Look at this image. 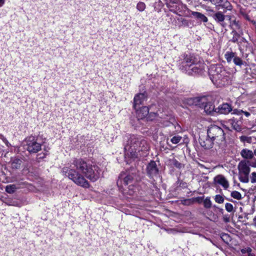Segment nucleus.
<instances>
[{"label":"nucleus","instance_id":"f257e3e1","mask_svg":"<svg viewBox=\"0 0 256 256\" xmlns=\"http://www.w3.org/2000/svg\"><path fill=\"white\" fill-rule=\"evenodd\" d=\"M62 173L76 185L88 188L90 184L84 176L92 182H96L100 176L101 170L97 165L88 163L82 158H74L69 167L62 168Z\"/></svg>","mask_w":256,"mask_h":256},{"label":"nucleus","instance_id":"f03ea898","mask_svg":"<svg viewBox=\"0 0 256 256\" xmlns=\"http://www.w3.org/2000/svg\"><path fill=\"white\" fill-rule=\"evenodd\" d=\"M150 148L146 141L138 136H130L124 146L125 154L132 158L145 156L148 154Z\"/></svg>","mask_w":256,"mask_h":256},{"label":"nucleus","instance_id":"7ed1b4c3","mask_svg":"<svg viewBox=\"0 0 256 256\" xmlns=\"http://www.w3.org/2000/svg\"><path fill=\"white\" fill-rule=\"evenodd\" d=\"M208 137L214 140L216 144V150L223 152L226 147L225 134L224 130L216 125H211L207 130Z\"/></svg>","mask_w":256,"mask_h":256},{"label":"nucleus","instance_id":"20e7f679","mask_svg":"<svg viewBox=\"0 0 256 256\" xmlns=\"http://www.w3.org/2000/svg\"><path fill=\"white\" fill-rule=\"evenodd\" d=\"M209 74L212 81L218 86H224L228 82L230 78V72L218 64L211 66L209 69Z\"/></svg>","mask_w":256,"mask_h":256},{"label":"nucleus","instance_id":"39448f33","mask_svg":"<svg viewBox=\"0 0 256 256\" xmlns=\"http://www.w3.org/2000/svg\"><path fill=\"white\" fill-rule=\"evenodd\" d=\"M196 105L203 108L204 112L208 114H216V108H214L213 102L208 99V97L202 96L196 99Z\"/></svg>","mask_w":256,"mask_h":256},{"label":"nucleus","instance_id":"423d86ee","mask_svg":"<svg viewBox=\"0 0 256 256\" xmlns=\"http://www.w3.org/2000/svg\"><path fill=\"white\" fill-rule=\"evenodd\" d=\"M250 162L246 160H242L238 164L239 180L242 182L248 183L249 182L248 175L250 170Z\"/></svg>","mask_w":256,"mask_h":256},{"label":"nucleus","instance_id":"0eeeda50","mask_svg":"<svg viewBox=\"0 0 256 256\" xmlns=\"http://www.w3.org/2000/svg\"><path fill=\"white\" fill-rule=\"evenodd\" d=\"M26 150L30 153H36L41 150L42 145L38 142L34 136L26 138Z\"/></svg>","mask_w":256,"mask_h":256},{"label":"nucleus","instance_id":"6e6552de","mask_svg":"<svg viewBox=\"0 0 256 256\" xmlns=\"http://www.w3.org/2000/svg\"><path fill=\"white\" fill-rule=\"evenodd\" d=\"M204 67V64L202 62L196 60L193 64L188 65L186 72L189 75L201 74L203 72Z\"/></svg>","mask_w":256,"mask_h":256},{"label":"nucleus","instance_id":"1a4fd4ad","mask_svg":"<svg viewBox=\"0 0 256 256\" xmlns=\"http://www.w3.org/2000/svg\"><path fill=\"white\" fill-rule=\"evenodd\" d=\"M199 142L200 146L204 148L205 149H210L213 147L216 150V142L210 138L206 136H201L200 137Z\"/></svg>","mask_w":256,"mask_h":256},{"label":"nucleus","instance_id":"9d476101","mask_svg":"<svg viewBox=\"0 0 256 256\" xmlns=\"http://www.w3.org/2000/svg\"><path fill=\"white\" fill-rule=\"evenodd\" d=\"M136 174L134 172L132 173H122L120 174L117 184H119L124 182L125 185H128L131 184L136 178Z\"/></svg>","mask_w":256,"mask_h":256},{"label":"nucleus","instance_id":"9b49d317","mask_svg":"<svg viewBox=\"0 0 256 256\" xmlns=\"http://www.w3.org/2000/svg\"><path fill=\"white\" fill-rule=\"evenodd\" d=\"M147 173L150 178L156 176L158 174V170L155 162L151 161L146 168Z\"/></svg>","mask_w":256,"mask_h":256},{"label":"nucleus","instance_id":"f8f14e48","mask_svg":"<svg viewBox=\"0 0 256 256\" xmlns=\"http://www.w3.org/2000/svg\"><path fill=\"white\" fill-rule=\"evenodd\" d=\"M232 110V106L228 103L223 104L216 108V114H227Z\"/></svg>","mask_w":256,"mask_h":256},{"label":"nucleus","instance_id":"ddd939ff","mask_svg":"<svg viewBox=\"0 0 256 256\" xmlns=\"http://www.w3.org/2000/svg\"><path fill=\"white\" fill-rule=\"evenodd\" d=\"M214 181L222 186L224 190H227L229 188L230 184L228 180L222 174L216 176L214 178Z\"/></svg>","mask_w":256,"mask_h":256},{"label":"nucleus","instance_id":"4468645a","mask_svg":"<svg viewBox=\"0 0 256 256\" xmlns=\"http://www.w3.org/2000/svg\"><path fill=\"white\" fill-rule=\"evenodd\" d=\"M135 110H136V117L138 120L144 118L149 112V108L147 106H142L140 109L138 107Z\"/></svg>","mask_w":256,"mask_h":256},{"label":"nucleus","instance_id":"2eb2a0df","mask_svg":"<svg viewBox=\"0 0 256 256\" xmlns=\"http://www.w3.org/2000/svg\"><path fill=\"white\" fill-rule=\"evenodd\" d=\"M146 98L144 93H140L135 96L134 98V108L136 109V108L141 104Z\"/></svg>","mask_w":256,"mask_h":256},{"label":"nucleus","instance_id":"dca6fc26","mask_svg":"<svg viewBox=\"0 0 256 256\" xmlns=\"http://www.w3.org/2000/svg\"><path fill=\"white\" fill-rule=\"evenodd\" d=\"M228 123L230 124L232 128L237 132H240L242 130V122L240 120L236 119H230L228 120Z\"/></svg>","mask_w":256,"mask_h":256},{"label":"nucleus","instance_id":"f3484780","mask_svg":"<svg viewBox=\"0 0 256 256\" xmlns=\"http://www.w3.org/2000/svg\"><path fill=\"white\" fill-rule=\"evenodd\" d=\"M225 17L226 16L221 12H218L213 16L214 19L217 22L220 24L223 27L225 26V24L222 23L224 22Z\"/></svg>","mask_w":256,"mask_h":256},{"label":"nucleus","instance_id":"a211bd4d","mask_svg":"<svg viewBox=\"0 0 256 256\" xmlns=\"http://www.w3.org/2000/svg\"><path fill=\"white\" fill-rule=\"evenodd\" d=\"M240 154L245 159H252L254 156V152L247 148L243 149L240 152Z\"/></svg>","mask_w":256,"mask_h":256},{"label":"nucleus","instance_id":"6ab92c4d","mask_svg":"<svg viewBox=\"0 0 256 256\" xmlns=\"http://www.w3.org/2000/svg\"><path fill=\"white\" fill-rule=\"evenodd\" d=\"M10 162L12 169H20L22 164V160L18 158H14L12 159Z\"/></svg>","mask_w":256,"mask_h":256},{"label":"nucleus","instance_id":"aec40b11","mask_svg":"<svg viewBox=\"0 0 256 256\" xmlns=\"http://www.w3.org/2000/svg\"><path fill=\"white\" fill-rule=\"evenodd\" d=\"M218 6H220L224 10V12H226L227 10H231L232 8V4L227 0H222V3Z\"/></svg>","mask_w":256,"mask_h":256},{"label":"nucleus","instance_id":"412c9836","mask_svg":"<svg viewBox=\"0 0 256 256\" xmlns=\"http://www.w3.org/2000/svg\"><path fill=\"white\" fill-rule=\"evenodd\" d=\"M192 14L194 18L200 20L203 22H206L208 21V19L207 17H206L204 14H202L200 12H192Z\"/></svg>","mask_w":256,"mask_h":256},{"label":"nucleus","instance_id":"4be33fe9","mask_svg":"<svg viewBox=\"0 0 256 256\" xmlns=\"http://www.w3.org/2000/svg\"><path fill=\"white\" fill-rule=\"evenodd\" d=\"M184 62L186 63L184 66L186 70H188V65H190L191 64H193L194 62H195L196 60V58L192 56H186L184 58Z\"/></svg>","mask_w":256,"mask_h":256},{"label":"nucleus","instance_id":"5701e85b","mask_svg":"<svg viewBox=\"0 0 256 256\" xmlns=\"http://www.w3.org/2000/svg\"><path fill=\"white\" fill-rule=\"evenodd\" d=\"M230 26L232 30V31L239 30L240 28V24L238 21H236V20H232L230 23Z\"/></svg>","mask_w":256,"mask_h":256},{"label":"nucleus","instance_id":"b1692460","mask_svg":"<svg viewBox=\"0 0 256 256\" xmlns=\"http://www.w3.org/2000/svg\"><path fill=\"white\" fill-rule=\"evenodd\" d=\"M17 188L16 185L12 184L6 186L5 190L8 193L11 194L14 193Z\"/></svg>","mask_w":256,"mask_h":256},{"label":"nucleus","instance_id":"393cba45","mask_svg":"<svg viewBox=\"0 0 256 256\" xmlns=\"http://www.w3.org/2000/svg\"><path fill=\"white\" fill-rule=\"evenodd\" d=\"M235 56L236 54L233 52H227L224 54V58L228 63L230 62L234 59Z\"/></svg>","mask_w":256,"mask_h":256},{"label":"nucleus","instance_id":"a878e982","mask_svg":"<svg viewBox=\"0 0 256 256\" xmlns=\"http://www.w3.org/2000/svg\"><path fill=\"white\" fill-rule=\"evenodd\" d=\"M230 196L232 198L237 200H240L242 199V196L240 192L236 190L232 192Z\"/></svg>","mask_w":256,"mask_h":256},{"label":"nucleus","instance_id":"bb28decb","mask_svg":"<svg viewBox=\"0 0 256 256\" xmlns=\"http://www.w3.org/2000/svg\"><path fill=\"white\" fill-rule=\"evenodd\" d=\"M171 164L178 168H181L184 167V164L179 162L173 158L170 160Z\"/></svg>","mask_w":256,"mask_h":256},{"label":"nucleus","instance_id":"cd10ccee","mask_svg":"<svg viewBox=\"0 0 256 256\" xmlns=\"http://www.w3.org/2000/svg\"><path fill=\"white\" fill-rule=\"evenodd\" d=\"M136 8L138 10L142 12L145 10L146 6L144 2H140L137 4Z\"/></svg>","mask_w":256,"mask_h":256},{"label":"nucleus","instance_id":"c85d7f7f","mask_svg":"<svg viewBox=\"0 0 256 256\" xmlns=\"http://www.w3.org/2000/svg\"><path fill=\"white\" fill-rule=\"evenodd\" d=\"M233 62L236 66H242L244 64V62L240 58L236 56L234 58Z\"/></svg>","mask_w":256,"mask_h":256},{"label":"nucleus","instance_id":"c756f323","mask_svg":"<svg viewBox=\"0 0 256 256\" xmlns=\"http://www.w3.org/2000/svg\"><path fill=\"white\" fill-rule=\"evenodd\" d=\"M232 34L233 35V37L231 40V41L233 42H236L238 41L240 35L238 34L236 31H232Z\"/></svg>","mask_w":256,"mask_h":256},{"label":"nucleus","instance_id":"7c9ffc66","mask_svg":"<svg viewBox=\"0 0 256 256\" xmlns=\"http://www.w3.org/2000/svg\"><path fill=\"white\" fill-rule=\"evenodd\" d=\"M204 206L206 208H209L212 206V202L210 198L207 197L204 201Z\"/></svg>","mask_w":256,"mask_h":256},{"label":"nucleus","instance_id":"2f4dec72","mask_svg":"<svg viewBox=\"0 0 256 256\" xmlns=\"http://www.w3.org/2000/svg\"><path fill=\"white\" fill-rule=\"evenodd\" d=\"M214 200L218 204H222L224 202V198L220 194H216L214 197Z\"/></svg>","mask_w":256,"mask_h":256},{"label":"nucleus","instance_id":"473e14b6","mask_svg":"<svg viewBox=\"0 0 256 256\" xmlns=\"http://www.w3.org/2000/svg\"><path fill=\"white\" fill-rule=\"evenodd\" d=\"M182 140V137L179 136H174L171 138L170 141L174 144H177L180 142Z\"/></svg>","mask_w":256,"mask_h":256},{"label":"nucleus","instance_id":"72a5a7b5","mask_svg":"<svg viewBox=\"0 0 256 256\" xmlns=\"http://www.w3.org/2000/svg\"><path fill=\"white\" fill-rule=\"evenodd\" d=\"M225 208L226 211L228 212H234V206L232 204L230 203H226L225 204Z\"/></svg>","mask_w":256,"mask_h":256},{"label":"nucleus","instance_id":"f704fd0d","mask_svg":"<svg viewBox=\"0 0 256 256\" xmlns=\"http://www.w3.org/2000/svg\"><path fill=\"white\" fill-rule=\"evenodd\" d=\"M240 140L242 142H246L248 143H250L252 142V138L250 136H243L240 137Z\"/></svg>","mask_w":256,"mask_h":256},{"label":"nucleus","instance_id":"c9c22d12","mask_svg":"<svg viewBox=\"0 0 256 256\" xmlns=\"http://www.w3.org/2000/svg\"><path fill=\"white\" fill-rule=\"evenodd\" d=\"M221 238L224 242L227 243L230 240V236L228 234H222L221 236Z\"/></svg>","mask_w":256,"mask_h":256},{"label":"nucleus","instance_id":"e433bc0d","mask_svg":"<svg viewBox=\"0 0 256 256\" xmlns=\"http://www.w3.org/2000/svg\"><path fill=\"white\" fill-rule=\"evenodd\" d=\"M250 180L252 184L256 183V172H252L250 176Z\"/></svg>","mask_w":256,"mask_h":256},{"label":"nucleus","instance_id":"4c0bfd02","mask_svg":"<svg viewBox=\"0 0 256 256\" xmlns=\"http://www.w3.org/2000/svg\"><path fill=\"white\" fill-rule=\"evenodd\" d=\"M252 250L250 248H244L241 250L242 254L248 253V252H252Z\"/></svg>","mask_w":256,"mask_h":256},{"label":"nucleus","instance_id":"58836bf2","mask_svg":"<svg viewBox=\"0 0 256 256\" xmlns=\"http://www.w3.org/2000/svg\"><path fill=\"white\" fill-rule=\"evenodd\" d=\"M242 112H243L242 110L234 109V110H233L232 114L240 115L242 114Z\"/></svg>","mask_w":256,"mask_h":256},{"label":"nucleus","instance_id":"ea45409f","mask_svg":"<svg viewBox=\"0 0 256 256\" xmlns=\"http://www.w3.org/2000/svg\"><path fill=\"white\" fill-rule=\"evenodd\" d=\"M222 219L224 221L226 222H230V217L228 215L224 216Z\"/></svg>","mask_w":256,"mask_h":256},{"label":"nucleus","instance_id":"a19ab883","mask_svg":"<svg viewBox=\"0 0 256 256\" xmlns=\"http://www.w3.org/2000/svg\"><path fill=\"white\" fill-rule=\"evenodd\" d=\"M2 140L7 146L8 147L11 146L10 144L8 141V140L6 138H3Z\"/></svg>","mask_w":256,"mask_h":256},{"label":"nucleus","instance_id":"79ce46f5","mask_svg":"<svg viewBox=\"0 0 256 256\" xmlns=\"http://www.w3.org/2000/svg\"><path fill=\"white\" fill-rule=\"evenodd\" d=\"M242 113H244L246 117H248L250 116V113L248 112L243 111Z\"/></svg>","mask_w":256,"mask_h":256},{"label":"nucleus","instance_id":"37998d69","mask_svg":"<svg viewBox=\"0 0 256 256\" xmlns=\"http://www.w3.org/2000/svg\"><path fill=\"white\" fill-rule=\"evenodd\" d=\"M4 3V0H0V6H2Z\"/></svg>","mask_w":256,"mask_h":256},{"label":"nucleus","instance_id":"c03bdc74","mask_svg":"<svg viewBox=\"0 0 256 256\" xmlns=\"http://www.w3.org/2000/svg\"><path fill=\"white\" fill-rule=\"evenodd\" d=\"M248 256H254V254H252V252H248Z\"/></svg>","mask_w":256,"mask_h":256},{"label":"nucleus","instance_id":"a18cd8bd","mask_svg":"<svg viewBox=\"0 0 256 256\" xmlns=\"http://www.w3.org/2000/svg\"><path fill=\"white\" fill-rule=\"evenodd\" d=\"M226 200L230 201V202H233L232 200V199H230V198H226Z\"/></svg>","mask_w":256,"mask_h":256},{"label":"nucleus","instance_id":"49530a36","mask_svg":"<svg viewBox=\"0 0 256 256\" xmlns=\"http://www.w3.org/2000/svg\"><path fill=\"white\" fill-rule=\"evenodd\" d=\"M254 222L256 223V216L254 218Z\"/></svg>","mask_w":256,"mask_h":256},{"label":"nucleus","instance_id":"de8ad7c7","mask_svg":"<svg viewBox=\"0 0 256 256\" xmlns=\"http://www.w3.org/2000/svg\"><path fill=\"white\" fill-rule=\"evenodd\" d=\"M254 226L256 228V223H254Z\"/></svg>","mask_w":256,"mask_h":256}]
</instances>
